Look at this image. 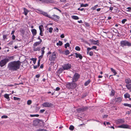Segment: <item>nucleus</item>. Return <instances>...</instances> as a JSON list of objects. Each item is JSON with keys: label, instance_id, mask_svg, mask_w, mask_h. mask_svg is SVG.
Wrapping results in <instances>:
<instances>
[{"label": "nucleus", "instance_id": "4be33fe9", "mask_svg": "<svg viewBox=\"0 0 131 131\" xmlns=\"http://www.w3.org/2000/svg\"><path fill=\"white\" fill-rule=\"evenodd\" d=\"M125 82L126 84H129L131 83V80L129 78L126 79L125 80Z\"/></svg>", "mask_w": 131, "mask_h": 131}, {"label": "nucleus", "instance_id": "e2e57ef3", "mask_svg": "<svg viewBox=\"0 0 131 131\" xmlns=\"http://www.w3.org/2000/svg\"><path fill=\"white\" fill-rule=\"evenodd\" d=\"M54 30L55 31H56L57 32H58L59 29L57 28H56L54 29Z\"/></svg>", "mask_w": 131, "mask_h": 131}, {"label": "nucleus", "instance_id": "473e14b6", "mask_svg": "<svg viewBox=\"0 0 131 131\" xmlns=\"http://www.w3.org/2000/svg\"><path fill=\"white\" fill-rule=\"evenodd\" d=\"M65 69L64 68L63 66L62 67L60 68L59 70V71L60 72H61L64 70H65Z\"/></svg>", "mask_w": 131, "mask_h": 131}, {"label": "nucleus", "instance_id": "aec40b11", "mask_svg": "<svg viewBox=\"0 0 131 131\" xmlns=\"http://www.w3.org/2000/svg\"><path fill=\"white\" fill-rule=\"evenodd\" d=\"M11 95V94H6L4 95V97L6 99H7V100L9 101L10 100V99L9 97V96Z\"/></svg>", "mask_w": 131, "mask_h": 131}, {"label": "nucleus", "instance_id": "338daca9", "mask_svg": "<svg viewBox=\"0 0 131 131\" xmlns=\"http://www.w3.org/2000/svg\"><path fill=\"white\" fill-rule=\"evenodd\" d=\"M60 88L59 87H57L56 88V90L58 91H59V90H60Z\"/></svg>", "mask_w": 131, "mask_h": 131}, {"label": "nucleus", "instance_id": "f704fd0d", "mask_svg": "<svg viewBox=\"0 0 131 131\" xmlns=\"http://www.w3.org/2000/svg\"><path fill=\"white\" fill-rule=\"evenodd\" d=\"M62 45V42L60 41H59V42L57 43V46H61Z\"/></svg>", "mask_w": 131, "mask_h": 131}, {"label": "nucleus", "instance_id": "7c9ffc66", "mask_svg": "<svg viewBox=\"0 0 131 131\" xmlns=\"http://www.w3.org/2000/svg\"><path fill=\"white\" fill-rule=\"evenodd\" d=\"M70 51L68 50H66L65 51L64 53L66 55H68L70 53Z\"/></svg>", "mask_w": 131, "mask_h": 131}, {"label": "nucleus", "instance_id": "69168bd1", "mask_svg": "<svg viewBox=\"0 0 131 131\" xmlns=\"http://www.w3.org/2000/svg\"><path fill=\"white\" fill-rule=\"evenodd\" d=\"M43 31H40V32L39 34L41 36H43Z\"/></svg>", "mask_w": 131, "mask_h": 131}, {"label": "nucleus", "instance_id": "680f3d73", "mask_svg": "<svg viewBox=\"0 0 131 131\" xmlns=\"http://www.w3.org/2000/svg\"><path fill=\"white\" fill-rule=\"evenodd\" d=\"M127 9H128V10H127V11L129 12L130 11V10H131V7H128L127 8Z\"/></svg>", "mask_w": 131, "mask_h": 131}, {"label": "nucleus", "instance_id": "a18cd8bd", "mask_svg": "<svg viewBox=\"0 0 131 131\" xmlns=\"http://www.w3.org/2000/svg\"><path fill=\"white\" fill-rule=\"evenodd\" d=\"M14 99L15 100H20V98L17 97H14Z\"/></svg>", "mask_w": 131, "mask_h": 131}, {"label": "nucleus", "instance_id": "f3484780", "mask_svg": "<svg viewBox=\"0 0 131 131\" xmlns=\"http://www.w3.org/2000/svg\"><path fill=\"white\" fill-rule=\"evenodd\" d=\"M124 97L125 99L128 98L130 101H131V98H130V95L128 93H126L124 94Z\"/></svg>", "mask_w": 131, "mask_h": 131}, {"label": "nucleus", "instance_id": "ea45409f", "mask_svg": "<svg viewBox=\"0 0 131 131\" xmlns=\"http://www.w3.org/2000/svg\"><path fill=\"white\" fill-rule=\"evenodd\" d=\"M58 51L59 53L60 54H63L64 52L61 49H58Z\"/></svg>", "mask_w": 131, "mask_h": 131}, {"label": "nucleus", "instance_id": "cd10ccee", "mask_svg": "<svg viewBox=\"0 0 131 131\" xmlns=\"http://www.w3.org/2000/svg\"><path fill=\"white\" fill-rule=\"evenodd\" d=\"M72 18L75 20H78L79 19V17L73 15L72 16Z\"/></svg>", "mask_w": 131, "mask_h": 131}, {"label": "nucleus", "instance_id": "c9c22d12", "mask_svg": "<svg viewBox=\"0 0 131 131\" xmlns=\"http://www.w3.org/2000/svg\"><path fill=\"white\" fill-rule=\"evenodd\" d=\"M124 105L125 106H128L130 107L131 108V104H128L127 103H124ZM131 111V110H130Z\"/></svg>", "mask_w": 131, "mask_h": 131}, {"label": "nucleus", "instance_id": "0e129e2a", "mask_svg": "<svg viewBox=\"0 0 131 131\" xmlns=\"http://www.w3.org/2000/svg\"><path fill=\"white\" fill-rule=\"evenodd\" d=\"M60 37L62 38H63L64 37V34H62L60 35Z\"/></svg>", "mask_w": 131, "mask_h": 131}, {"label": "nucleus", "instance_id": "9d476101", "mask_svg": "<svg viewBox=\"0 0 131 131\" xmlns=\"http://www.w3.org/2000/svg\"><path fill=\"white\" fill-rule=\"evenodd\" d=\"M7 63V62L6 61L5 59L3 60H1L0 61V66L1 67H2L5 65Z\"/></svg>", "mask_w": 131, "mask_h": 131}, {"label": "nucleus", "instance_id": "ddd939ff", "mask_svg": "<svg viewBox=\"0 0 131 131\" xmlns=\"http://www.w3.org/2000/svg\"><path fill=\"white\" fill-rule=\"evenodd\" d=\"M89 41L92 44L95 45H99V44H97V43H99V40H97L96 41H95L93 39H90Z\"/></svg>", "mask_w": 131, "mask_h": 131}, {"label": "nucleus", "instance_id": "423d86ee", "mask_svg": "<svg viewBox=\"0 0 131 131\" xmlns=\"http://www.w3.org/2000/svg\"><path fill=\"white\" fill-rule=\"evenodd\" d=\"M43 106L45 107H52L53 105L51 103L46 102L42 104Z\"/></svg>", "mask_w": 131, "mask_h": 131}, {"label": "nucleus", "instance_id": "b1692460", "mask_svg": "<svg viewBox=\"0 0 131 131\" xmlns=\"http://www.w3.org/2000/svg\"><path fill=\"white\" fill-rule=\"evenodd\" d=\"M39 28L40 31H43L44 30L43 26L42 25H40L39 26Z\"/></svg>", "mask_w": 131, "mask_h": 131}, {"label": "nucleus", "instance_id": "c03bdc74", "mask_svg": "<svg viewBox=\"0 0 131 131\" xmlns=\"http://www.w3.org/2000/svg\"><path fill=\"white\" fill-rule=\"evenodd\" d=\"M53 29L52 27H50V28H49V32L51 33H52V31Z\"/></svg>", "mask_w": 131, "mask_h": 131}, {"label": "nucleus", "instance_id": "37998d69", "mask_svg": "<svg viewBox=\"0 0 131 131\" xmlns=\"http://www.w3.org/2000/svg\"><path fill=\"white\" fill-rule=\"evenodd\" d=\"M20 32L23 35H24L25 33V31L23 29H21L20 30Z\"/></svg>", "mask_w": 131, "mask_h": 131}, {"label": "nucleus", "instance_id": "864d4df0", "mask_svg": "<svg viewBox=\"0 0 131 131\" xmlns=\"http://www.w3.org/2000/svg\"><path fill=\"white\" fill-rule=\"evenodd\" d=\"M31 60L33 61V63L34 64H35V63L36 62V60L35 59H34V58H32L31 59Z\"/></svg>", "mask_w": 131, "mask_h": 131}, {"label": "nucleus", "instance_id": "4c0bfd02", "mask_svg": "<svg viewBox=\"0 0 131 131\" xmlns=\"http://www.w3.org/2000/svg\"><path fill=\"white\" fill-rule=\"evenodd\" d=\"M88 6V4H81V7H86Z\"/></svg>", "mask_w": 131, "mask_h": 131}, {"label": "nucleus", "instance_id": "20e7f679", "mask_svg": "<svg viewBox=\"0 0 131 131\" xmlns=\"http://www.w3.org/2000/svg\"><path fill=\"white\" fill-rule=\"evenodd\" d=\"M37 10L39 12V13L43 15L44 16L50 18H52L51 16L49 15L47 12H44L39 9H37Z\"/></svg>", "mask_w": 131, "mask_h": 131}, {"label": "nucleus", "instance_id": "8fccbe9b", "mask_svg": "<svg viewBox=\"0 0 131 131\" xmlns=\"http://www.w3.org/2000/svg\"><path fill=\"white\" fill-rule=\"evenodd\" d=\"M8 118V116L5 115H4L2 116V118Z\"/></svg>", "mask_w": 131, "mask_h": 131}, {"label": "nucleus", "instance_id": "412c9836", "mask_svg": "<svg viewBox=\"0 0 131 131\" xmlns=\"http://www.w3.org/2000/svg\"><path fill=\"white\" fill-rule=\"evenodd\" d=\"M23 10L24 12L23 13V14H24L25 16H26L29 11L25 8H23Z\"/></svg>", "mask_w": 131, "mask_h": 131}, {"label": "nucleus", "instance_id": "bb28decb", "mask_svg": "<svg viewBox=\"0 0 131 131\" xmlns=\"http://www.w3.org/2000/svg\"><path fill=\"white\" fill-rule=\"evenodd\" d=\"M45 47H43L42 48H41V54L43 55H44V53H45V51H44V50L45 49Z\"/></svg>", "mask_w": 131, "mask_h": 131}, {"label": "nucleus", "instance_id": "4468645a", "mask_svg": "<svg viewBox=\"0 0 131 131\" xmlns=\"http://www.w3.org/2000/svg\"><path fill=\"white\" fill-rule=\"evenodd\" d=\"M124 122L125 120L124 119H119L116 121V123L117 124H121Z\"/></svg>", "mask_w": 131, "mask_h": 131}, {"label": "nucleus", "instance_id": "f03ea898", "mask_svg": "<svg viewBox=\"0 0 131 131\" xmlns=\"http://www.w3.org/2000/svg\"><path fill=\"white\" fill-rule=\"evenodd\" d=\"M77 84L72 81L71 83H68L66 84L67 87L69 89H73L76 86Z\"/></svg>", "mask_w": 131, "mask_h": 131}, {"label": "nucleus", "instance_id": "052dcab7", "mask_svg": "<svg viewBox=\"0 0 131 131\" xmlns=\"http://www.w3.org/2000/svg\"><path fill=\"white\" fill-rule=\"evenodd\" d=\"M92 49H96L97 48V47L95 46H92Z\"/></svg>", "mask_w": 131, "mask_h": 131}, {"label": "nucleus", "instance_id": "2f4dec72", "mask_svg": "<svg viewBox=\"0 0 131 131\" xmlns=\"http://www.w3.org/2000/svg\"><path fill=\"white\" fill-rule=\"evenodd\" d=\"M111 70L112 72L114 74V75H115L116 74H117V73L115 71V70L113 68H111Z\"/></svg>", "mask_w": 131, "mask_h": 131}, {"label": "nucleus", "instance_id": "a19ab883", "mask_svg": "<svg viewBox=\"0 0 131 131\" xmlns=\"http://www.w3.org/2000/svg\"><path fill=\"white\" fill-rule=\"evenodd\" d=\"M75 49L76 50L78 51H79L80 50V48L78 46H76Z\"/></svg>", "mask_w": 131, "mask_h": 131}, {"label": "nucleus", "instance_id": "c85d7f7f", "mask_svg": "<svg viewBox=\"0 0 131 131\" xmlns=\"http://www.w3.org/2000/svg\"><path fill=\"white\" fill-rule=\"evenodd\" d=\"M114 94L115 92L113 90H112L110 94L111 96H113L114 95Z\"/></svg>", "mask_w": 131, "mask_h": 131}, {"label": "nucleus", "instance_id": "7ed1b4c3", "mask_svg": "<svg viewBox=\"0 0 131 131\" xmlns=\"http://www.w3.org/2000/svg\"><path fill=\"white\" fill-rule=\"evenodd\" d=\"M120 44L121 46L122 47H124L125 46H131V43L126 40L121 41Z\"/></svg>", "mask_w": 131, "mask_h": 131}, {"label": "nucleus", "instance_id": "6e6552de", "mask_svg": "<svg viewBox=\"0 0 131 131\" xmlns=\"http://www.w3.org/2000/svg\"><path fill=\"white\" fill-rule=\"evenodd\" d=\"M88 109V107H83L82 108H79L77 110V112H83L86 110Z\"/></svg>", "mask_w": 131, "mask_h": 131}, {"label": "nucleus", "instance_id": "393cba45", "mask_svg": "<svg viewBox=\"0 0 131 131\" xmlns=\"http://www.w3.org/2000/svg\"><path fill=\"white\" fill-rule=\"evenodd\" d=\"M41 42V41H39L35 42L33 44V46H37L39 45V44H40Z\"/></svg>", "mask_w": 131, "mask_h": 131}, {"label": "nucleus", "instance_id": "58836bf2", "mask_svg": "<svg viewBox=\"0 0 131 131\" xmlns=\"http://www.w3.org/2000/svg\"><path fill=\"white\" fill-rule=\"evenodd\" d=\"M70 45L68 43H67L64 45V47L65 48H67L68 47H69Z\"/></svg>", "mask_w": 131, "mask_h": 131}, {"label": "nucleus", "instance_id": "72a5a7b5", "mask_svg": "<svg viewBox=\"0 0 131 131\" xmlns=\"http://www.w3.org/2000/svg\"><path fill=\"white\" fill-rule=\"evenodd\" d=\"M90 80H88L86 82L84 83V85L85 86H87L90 83Z\"/></svg>", "mask_w": 131, "mask_h": 131}, {"label": "nucleus", "instance_id": "f8f14e48", "mask_svg": "<svg viewBox=\"0 0 131 131\" xmlns=\"http://www.w3.org/2000/svg\"><path fill=\"white\" fill-rule=\"evenodd\" d=\"M63 66L65 70L70 69L71 67V65L70 64H66Z\"/></svg>", "mask_w": 131, "mask_h": 131}, {"label": "nucleus", "instance_id": "a211bd4d", "mask_svg": "<svg viewBox=\"0 0 131 131\" xmlns=\"http://www.w3.org/2000/svg\"><path fill=\"white\" fill-rule=\"evenodd\" d=\"M13 58L14 57L13 56L8 57L7 58H5V59L7 62L9 61L13 60Z\"/></svg>", "mask_w": 131, "mask_h": 131}, {"label": "nucleus", "instance_id": "1a4fd4ad", "mask_svg": "<svg viewBox=\"0 0 131 131\" xmlns=\"http://www.w3.org/2000/svg\"><path fill=\"white\" fill-rule=\"evenodd\" d=\"M118 127L130 129V126L127 124H123L121 125L118 126Z\"/></svg>", "mask_w": 131, "mask_h": 131}, {"label": "nucleus", "instance_id": "13d9d810", "mask_svg": "<svg viewBox=\"0 0 131 131\" xmlns=\"http://www.w3.org/2000/svg\"><path fill=\"white\" fill-rule=\"evenodd\" d=\"M45 111V110L44 109L40 110V113H42Z\"/></svg>", "mask_w": 131, "mask_h": 131}, {"label": "nucleus", "instance_id": "6e6d98bb", "mask_svg": "<svg viewBox=\"0 0 131 131\" xmlns=\"http://www.w3.org/2000/svg\"><path fill=\"white\" fill-rule=\"evenodd\" d=\"M108 116L107 115H104L103 116V118H106Z\"/></svg>", "mask_w": 131, "mask_h": 131}, {"label": "nucleus", "instance_id": "e433bc0d", "mask_svg": "<svg viewBox=\"0 0 131 131\" xmlns=\"http://www.w3.org/2000/svg\"><path fill=\"white\" fill-rule=\"evenodd\" d=\"M74 126L72 125H70L69 127V129L71 130H73L74 129Z\"/></svg>", "mask_w": 131, "mask_h": 131}, {"label": "nucleus", "instance_id": "603ef678", "mask_svg": "<svg viewBox=\"0 0 131 131\" xmlns=\"http://www.w3.org/2000/svg\"><path fill=\"white\" fill-rule=\"evenodd\" d=\"M37 131H48L43 129H39L37 130Z\"/></svg>", "mask_w": 131, "mask_h": 131}, {"label": "nucleus", "instance_id": "3c124183", "mask_svg": "<svg viewBox=\"0 0 131 131\" xmlns=\"http://www.w3.org/2000/svg\"><path fill=\"white\" fill-rule=\"evenodd\" d=\"M43 56V55L41 54V56H39L38 57L39 60H40V61L41 59L42 58Z\"/></svg>", "mask_w": 131, "mask_h": 131}, {"label": "nucleus", "instance_id": "49530a36", "mask_svg": "<svg viewBox=\"0 0 131 131\" xmlns=\"http://www.w3.org/2000/svg\"><path fill=\"white\" fill-rule=\"evenodd\" d=\"M27 104L28 105H30L31 103V101L30 100H28L27 101Z\"/></svg>", "mask_w": 131, "mask_h": 131}, {"label": "nucleus", "instance_id": "bf43d9fd", "mask_svg": "<svg viewBox=\"0 0 131 131\" xmlns=\"http://www.w3.org/2000/svg\"><path fill=\"white\" fill-rule=\"evenodd\" d=\"M54 9H56L58 11H59L60 13L61 12V10H60L58 8H57L56 7H54Z\"/></svg>", "mask_w": 131, "mask_h": 131}, {"label": "nucleus", "instance_id": "0eeeda50", "mask_svg": "<svg viewBox=\"0 0 131 131\" xmlns=\"http://www.w3.org/2000/svg\"><path fill=\"white\" fill-rule=\"evenodd\" d=\"M57 58L56 54L55 52H53L51 56H50L49 60L51 61L54 60Z\"/></svg>", "mask_w": 131, "mask_h": 131}, {"label": "nucleus", "instance_id": "5fc2aeb1", "mask_svg": "<svg viewBox=\"0 0 131 131\" xmlns=\"http://www.w3.org/2000/svg\"><path fill=\"white\" fill-rule=\"evenodd\" d=\"M89 55L91 56H92L93 55V52L92 51H91L89 53Z\"/></svg>", "mask_w": 131, "mask_h": 131}, {"label": "nucleus", "instance_id": "dca6fc26", "mask_svg": "<svg viewBox=\"0 0 131 131\" xmlns=\"http://www.w3.org/2000/svg\"><path fill=\"white\" fill-rule=\"evenodd\" d=\"M75 57L76 58H79L80 59H82V58L83 57L81 54L79 53H75Z\"/></svg>", "mask_w": 131, "mask_h": 131}, {"label": "nucleus", "instance_id": "de8ad7c7", "mask_svg": "<svg viewBox=\"0 0 131 131\" xmlns=\"http://www.w3.org/2000/svg\"><path fill=\"white\" fill-rule=\"evenodd\" d=\"M117 29L114 28H112L111 29V30L114 32H116V31L117 32Z\"/></svg>", "mask_w": 131, "mask_h": 131}, {"label": "nucleus", "instance_id": "6ab92c4d", "mask_svg": "<svg viewBox=\"0 0 131 131\" xmlns=\"http://www.w3.org/2000/svg\"><path fill=\"white\" fill-rule=\"evenodd\" d=\"M52 3V0H43V3L46 4H50Z\"/></svg>", "mask_w": 131, "mask_h": 131}, {"label": "nucleus", "instance_id": "9b49d317", "mask_svg": "<svg viewBox=\"0 0 131 131\" xmlns=\"http://www.w3.org/2000/svg\"><path fill=\"white\" fill-rule=\"evenodd\" d=\"M51 17L52 18L51 19L54 20L55 21L58 20L60 18V17L59 16L54 14L52 16H51Z\"/></svg>", "mask_w": 131, "mask_h": 131}, {"label": "nucleus", "instance_id": "c756f323", "mask_svg": "<svg viewBox=\"0 0 131 131\" xmlns=\"http://www.w3.org/2000/svg\"><path fill=\"white\" fill-rule=\"evenodd\" d=\"M122 101V99L120 97H118L116 99V101L118 102H120Z\"/></svg>", "mask_w": 131, "mask_h": 131}, {"label": "nucleus", "instance_id": "39448f33", "mask_svg": "<svg viewBox=\"0 0 131 131\" xmlns=\"http://www.w3.org/2000/svg\"><path fill=\"white\" fill-rule=\"evenodd\" d=\"M80 77V75L77 73H75L73 76L72 79L73 82H76L77 81Z\"/></svg>", "mask_w": 131, "mask_h": 131}, {"label": "nucleus", "instance_id": "2eb2a0df", "mask_svg": "<svg viewBox=\"0 0 131 131\" xmlns=\"http://www.w3.org/2000/svg\"><path fill=\"white\" fill-rule=\"evenodd\" d=\"M33 50L34 51H39L40 49V48L39 47H37V46H33Z\"/></svg>", "mask_w": 131, "mask_h": 131}, {"label": "nucleus", "instance_id": "4d7b16f0", "mask_svg": "<svg viewBox=\"0 0 131 131\" xmlns=\"http://www.w3.org/2000/svg\"><path fill=\"white\" fill-rule=\"evenodd\" d=\"M12 37L13 40H14L15 39V37L14 35H12Z\"/></svg>", "mask_w": 131, "mask_h": 131}, {"label": "nucleus", "instance_id": "5701e85b", "mask_svg": "<svg viewBox=\"0 0 131 131\" xmlns=\"http://www.w3.org/2000/svg\"><path fill=\"white\" fill-rule=\"evenodd\" d=\"M31 32L32 35L34 36L36 35V34L37 31L35 29H32Z\"/></svg>", "mask_w": 131, "mask_h": 131}, {"label": "nucleus", "instance_id": "774afa93", "mask_svg": "<svg viewBox=\"0 0 131 131\" xmlns=\"http://www.w3.org/2000/svg\"><path fill=\"white\" fill-rule=\"evenodd\" d=\"M40 77V75L39 74H38L36 75V78H39Z\"/></svg>", "mask_w": 131, "mask_h": 131}, {"label": "nucleus", "instance_id": "a878e982", "mask_svg": "<svg viewBox=\"0 0 131 131\" xmlns=\"http://www.w3.org/2000/svg\"><path fill=\"white\" fill-rule=\"evenodd\" d=\"M126 86L129 90H130L131 89V84H127L126 85Z\"/></svg>", "mask_w": 131, "mask_h": 131}, {"label": "nucleus", "instance_id": "09e8293b", "mask_svg": "<svg viewBox=\"0 0 131 131\" xmlns=\"http://www.w3.org/2000/svg\"><path fill=\"white\" fill-rule=\"evenodd\" d=\"M7 35H4L3 36V38L4 40L5 39H6L7 38Z\"/></svg>", "mask_w": 131, "mask_h": 131}, {"label": "nucleus", "instance_id": "79ce46f5", "mask_svg": "<svg viewBox=\"0 0 131 131\" xmlns=\"http://www.w3.org/2000/svg\"><path fill=\"white\" fill-rule=\"evenodd\" d=\"M127 21V19H123L122 21V23L123 24H124L125 23V22H126Z\"/></svg>", "mask_w": 131, "mask_h": 131}, {"label": "nucleus", "instance_id": "f257e3e1", "mask_svg": "<svg viewBox=\"0 0 131 131\" xmlns=\"http://www.w3.org/2000/svg\"><path fill=\"white\" fill-rule=\"evenodd\" d=\"M20 65V63L19 61H11L8 63L7 68L9 70L14 71L18 69Z\"/></svg>", "mask_w": 131, "mask_h": 131}]
</instances>
